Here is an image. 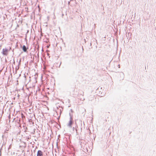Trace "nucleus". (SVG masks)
I'll list each match as a JSON object with an SVG mask.
<instances>
[{
    "label": "nucleus",
    "instance_id": "obj_1",
    "mask_svg": "<svg viewBox=\"0 0 156 156\" xmlns=\"http://www.w3.org/2000/svg\"><path fill=\"white\" fill-rule=\"evenodd\" d=\"M10 48L9 50L6 48H4L2 50V54L4 55H7L8 54V51L10 49Z\"/></svg>",
    "mask_w": 156,
    "mask_h": 156
},
{
    "label": "nucleus",
    "instance_id": "obj_2",
    "mask_svg": "<svg viewBox=\"0 0 156 156\" xmlns=\"http://www.w3.org/2000/svg\"><path fill=\"white\" fill-rule=\"evenodd\" d=\"M73 124V118L72 116H70V121L68 124V126L71 127V126Z\"/></svg>",
    "mask_w": 156,
    "mask_h": 156
},
{
    "label": "nucleus",
    "instance_id": "obj_3",
    "mask_svg": "<svg viewBox=\"0 0 156 156\" xmlns=\"http://www.w3.org/2000/svg\"><path fill=\"white\" fill-rule=\"evenodd\" d=\"M42 152L40 150H39L37 153V156H42Z\"/></svg>",
    "mask_w": 156,
    "mask_h": 156
},
{
    "label": "nucleus",
    "instance_id": "obj_4",
    "mask_svg": "<svg viewBox=\"0 0 156 156\" xmlns=\"http://www.w3.org/2000/svg\"><path fill=\"white\" fill-rule=\"evenodd\" d=\"M23 50L24 51L26 52L27 51V48L25 45H23Z\"/></svg>",
    "mask_w": 156,
    "mask_h": 156
},
{
    "label": "nucleus",
    "instance_id": "obj_5",
    "mask_svg": "<svg viewBox=\"0 0 156 156\" xmlns=\"http://www.w3.org/2000/svg\"><path fill=\"white\" fill-rule=\"evenodd\" d=\"M1 154V151H0V154Z\"/></svg>",
    "mask_w": 156,
    "mask_h": 156
},
{
    "label": "nucleus",
    "instance_id": "obj_6",
    "mask_svg": "<svg viewBox=\"0 0 156 156\" xmlns=\"http://www.w3.org/2000/svg\"><path fill=\"white\" fill-rule=\"evenodd\" d=\"M74 129V127H73V129Z\"/></svg>",
    "mask_w": 156,
    "mask_h": 156
},
{
    "label": "nucleus",
    "instance_id": "obj_7",
    "mask_svg": "<svg viewBox=\"0 0 156 156\" xmlns=\"http://www.w3.org/2000/svg\"><path fill=\"white\" fill-rule=\"evenodd\" d=\"M69 3H70V2H69V3H68V4H69Z\"/></svg>",
    "mask_w": 156,
    "mask_h": 156
}]
</instances>
